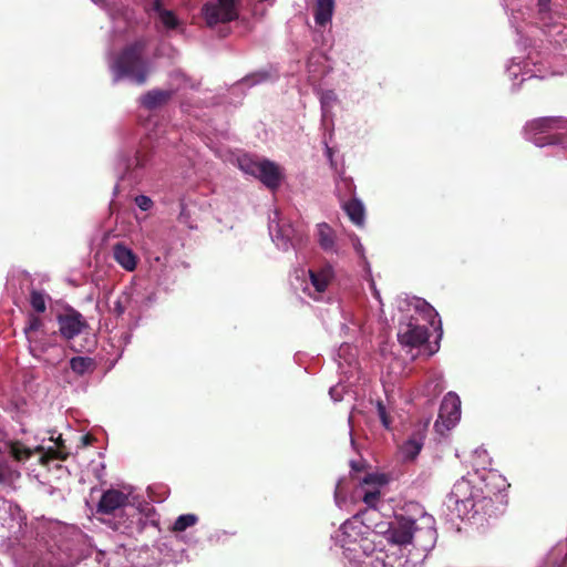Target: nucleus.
Returning <instances> with one entry per match:
<instances>
[{
  "label": "nucleus",
  "mask_w": 567,
  "mask_h": 567,
  "mask_svg": "<svg viewBox=\"0 0 567 567\" xmlns=\"http://www.w3.org/2000/svg\"><path fill=\"white\" fill-rule=\"evenodd\" d=\"M423 526L416 525V519L403 513H395L385 530H381L388 543L427 553L436 543V529L433 517L422 513Z\"/></svg>",
  "instance_id": "nucleus-1"
},
{
  "label": "nucleus",
  "mask_w": 567,
  "mask_h": 567,
  "mask_svg": "<svg viewBox=\"0 0 567 567\" xmlns=\"http://www.w3.org/2000/svg\"><path fill=\"white\" fill-rule=\"evenodd\" d=\"M148 42L144 38L126 44L113 59L110 69L114 80L128 79L137 85L146 83L151 65L146 58Z\"/></svg>",
  "instance_id": "nucleus-2"
},
{
  "label": "nucleus",
  "mask_w": 567,
  "mask_h": 567,
  "mask_svg": "<svg viewBox=\"0 0 567 567\" xmlns=\"http://www.w3.org/2000/svg\"><path fill=\"white\" fill-rule=\"evenodd\" d=\"M567 127V118L563 116H544L528 121L524 126L526 138L536 146L561 145L565 142L563 134L546 133L560 131Z\"/></svg>",
  "instance_id": "nucleus-3"
},
{
  "label": "nucleus",
  "mask_w": 567,
  "mask_h": 567,
  "mask_svg": "<svg viewBox=\"0 0 567 567\" xmlns=\"http://www.w3.org/2000/svg\"><path fill=\"white\" fill-rule=\"evenodd\" d=\"M239 0H216L205 3L202 13L208 27L227 23L238 18L237 3Z\"/></svg>",
  "instance_id": "nucleus-4"
},
{
  "label": "nucleus",
  "mask_w": 567,
  "mask_h": 567,
  "mask_svg": "<svg viewBox=\"0 0 567 567\" xmlns=\"http://www.w3.org/2000/svg\"><path fill=\"white\" fill-rule=\"evenodd\" d=\"M461 415V401L460 398L450 392L447 393L440 405L439 419L436 420L434 427L443 434L445 430H450L455 425Z\"/></svg>",
  "instance_id": "nucleus-5"
},
{
  "label": "nucleus",
  "mask_w": 567,
  "mask_h": 567,
  "mask_svg": "<svg viewBox=\"0 0 567 567\" xmlns=\"http://www.w3.org/2000/svg\"><path fill=\"white\" fill-rule=\"evenodd\" d=\"M59 332L65 340H71L89 328L84 317L75 309L68 308L56 317Z\"/></svg>",
  "instance_id": "nucleus-6"
},
{
  "label": "nucleus",
  "mask_w": 567,
  "mask_h": 567,
  "mask_svg": "<svg viewBox=\"0 0 567 567\" xmlns=\"http://www.w3.org/2000/svg\"><path fill=\"white\" fill-rule=\"evenodd\" d=\"M430 337L425 326H420L412 319L406 323H401L398 338L401 344L416 348L427 342Z\"/></svg>",
  "instance_id": "nucleus-7"
},
{
  "label": "nucleus",
  "mask_w": 567,
  "mask_h": 567,
  "mask_svg": "<svg viewBox=\"0 0 567 567\" xmlns=\"http://www.w3.org/2000/svg\"><path fill=\"white\" fill-rule=\"evenodd\" d=\"M128 503V495L118 489L111 488L102 494L96 512L103 515H111L117 509L124 508Z\"/></svg>",
  "instance_id": "nucleus-8"
},
{
  "label": "nucleus",
  "mask_w": 567,
  "mask_h": 567,
  "mask_svg": "<svg viewBox=\"0 0 567 567\" xmlns=\"http://www.w3.org/2000/svg\"><path fill=\"white\" fill-rule=\"evenodd\" d=\"M43 328V321L34 313L28 315V321L23 329L27 340L29 341L30 350L34 357L38 352L43 353L47 350L44 343L38 337V332Z\"/></svg>",
  "instance_id": "nucleus-9"
},
{
  "label": "nucleus",
  "mask_w": 567,
  "mask_h": 567,
  "mask_svg": "<svg viewBox=\"0 0 567 567\" xmlns=\"http://www.w3.org/2000/svg\"><path fill=\"white\" fill-rule=\"evenodd\" d=\"M267 188L275 190L280 186L282 173L280 167L268 159L260 161V166L256 176Z\"/></svg>",
  "instance_id": "nucleus-10"
},
{
  "label": "nucleus",
  "mask_w": 567,
  "mask_h": 567,
  "mask_svg": "<svg viewBox=\"0 0 567 567\" xmlns=\"http://www.w3.org/2000/svg\"><path fill=\"white\" fill-rule=\"evenodd\" d=\"M113 258L126 271H133L137 266V256L122 243L113 246Z\"/></svg>",
  "instance_id": "nucleus-11"
},
{
  "label": "nucleus",
  "mask_w": 567,
  "mask_h": 567,
  "mask_svg": "<svg viewBox=\"0 0 567 567\" xmlns=\"http://www.w3.org/2000/svg\"><path fill=\"white\" fill-rule=\"evenodd\" d=\"M173 92L168 90H151L141 97V104L146 110H155L165 105L172 99Z\"/></svg>",
  "instance_id": "nucleus-12"
},
{
  "label": "nucleus",
  "mask_w": 567,
  "mask_h": 567,
  "mask_svg": "<svg viewBox=\"0 0 567 567\" xmlns=\"http://www.w3.org/2000/svg\"><path fill=\"white\" fill-rule=\"evenodd\" d=\"M309 277L316 291L323 292L333 277V271L331 266H326L319 270H309Z\"/></svg>",
  "instance_id": "nucleus-13"
},
{
  "label": "nucleus",
  "mask_w": 567,
  "mask_h": 567,
  "mask_svg": "<svg viewBox=\"0 0 567 567\" xmlns=\"http://www.w3.org/2000/svg\"><path fill=\"white\" fill-rule=\"evenodd\" d=\"M423 447V437L420 434H413L400 446V453L404 461H413L420 454Z\"/></svg>",
  "instance_id": "nucleus-14"
},
{
  "label": "nucleus",
  "mask_w": 567,
  "mask_h": 567,
  "mask_svg": "<svg viewBox=\"0 0 567 567\" xmlns=\"http://www.w3.org/2000/svg\"><path fill=\"white\" fill-rule=\"evenodd\" d=\"M361 528L362 526L355 522H344L340 527L342 547L350 548V545L354 544L361 536Z\"/></svg>",
  "instance_id": "nucleus-15"
},
{
  "label": "nucleus",
  "mask_w": 567,
  "mask_h": 567,
  "mask_svg": "<svg viewBox=\"0 0 567 567\" xmlns=\"http://www.w3.org/2000/svg\"><path fill=\"white\" fill-rule=\"evenodd\" d=\"M334 9V0H317L315 7V21L318 25L330 22Z\"/></svg>",
  "instance_id": "nucleus-16"
},
{
  "label": "nucleus",
  "mask_w": 567,
  "mask_h": 567,
  "mask_svg": "<svg viewBox=\"0 0 567 567\" xmlns=\"http://www.w3.org/2000/svg\"><path fill=\"white\" fill-rule=\"evenodd\" d=\"M152 10L157 13L158 19L167 30H174L178 27L179 21L175 13L171 10L164 9L162 0H154Z\"/></svg>",
  "instance_id": "nucleus-17"
},
{
  "label": "nucleus",
  "mask_w": 567,
  "mask_h": 567,
  "mask_svg": "<svg viewBox=\"0 0 567 567\" xmlns=\"http://www.w3.org/2000/svg\"><path fill=\"white\" fill-rule=\"evenodd\" d=\"M70 369L79 377L92 373L96 369V362L90 357H73L70 360Z\"/></svg>",
  "instance_id": "nucleus-18"
},
{
  "label": "nucleus",
  "mask_w": 567,
  "mask_h": 567,
  "mask_svg": "<svg viewBox=\"0 0 567 567\" xmlns=\"http://www.w3.org/2000/svg\"><path fill=\"white\" fill-rule=\"evenodd\" d=\"M70 452L68 451L64 440L61 435L55 440V447H49L41 457V463L45 464L50 460L65 461L69 457Z\"/></svg>",
  "instance_id": "nucleus-19"
},
{
  "label": "nucleus",
  "mask_w": 567,
  "mask_h": 567,
  "mask_svg": "<svg viewBox=\"0 0 567 567\" xmlns=\"http://www.w3.org/2000/svg\"><path fill=\"white\" fill-rule=\"evenodd\" d=\"M343 208L349 216L350 220L357 225L362 226L364 221V207L359 199H351L344 203Z\"/></svg>",
  "instance_id": "nucleus-20"
},
{
  "label": "nucleus",
  "mask_w": 567,
  "mask_h": 567,
  "mask_svg": "<svg viewBox=\"0 0 567 567\" xmlns=\"http://www.w3.org/2000/svg\"><path fill=\"white\" fill-rule=\"evenodd\" d=\"M318 241L323 250H332L334 247V236L332 228L323 223L318 225Z\"/></svg>",
  "instance_id": "nucleus-21"
},
{
  "label": "nucleus",
  "mask_w": 567,
  "mask_h": 567,
  "mask_svg": "<svg viewBox=\"0 0 567 567\" xmlns=\"http://www.w3.org/2000/svg\"><path fill=\"white\" fill-rule=\"evenodd\" d=\"M47 299L49 296L40 290H30V305L32 309L38 313H43L47 310Z\"/></svg>",
  "instance_id": "nucleus-22"
},
{
  "label": "nucleus",
  "mask_w": 567,
  "mask_h": 567,
  "mask_svg": "<svg viewBox=\"0 0 567 567\" xmlns=\"http://www.w3.org/2000/svg\"><path fill=\"white\" fill-rule=\"evenodd\" d=\"M10 454L16 461L21 462L29 460L33 455V452L20 441H13L10 443Z\"/></svg>",
  "instance_id": "nucleus-23"
},
{
  "label": "nucleus",
  "mask_w": 567,
  "mask_h": 567,
  "mask_svg": "<svg viewBox=\"0 0 567 567\" xmlns=\"http://www.w3.org/2000/svg\"><path fill=\"white\" fill-rule=\"evenodd\" d=\"M198 522V517L195 514H184L176 518L172 530L175 533H181L186 530L188 527L194 526Z\"/></svg>",
  "instance_id": "nucleus-24"
},
{
  "label": "nucleus",
  "mask_w": 567,
  "mask_h": 567,
  "mask_svg": "<svg viewBox=\"0 0 567 567\" xmlns=\"http://www.w3.org/2000/svg\"><path fill=\"white\" fill-rule=\"evenodd\" d=\"M238 163L243 172L255 177L257 176L260 166V161H255L251 157L244 156L238 159Z\"/></svg>",
  "instance_id": "nucleus-25"
},
{
  "label": "nucleus",
  "mask_w": 567,
  "mask_h": 567,
  "mask_svg": "<svg viewBox=\"0 0 567 567\" xmlns=\"http://www.w3.org/2000/svg\"><path fill=\"white\" fill-rule=\"evenodd\" d=\"M381 501V492L378 487H373L371 491H364L362 495V502L368 508L375 509Z\"/></svg>",
  "instance_id": "nucleus-26"
},
{
  "label": "nucleus",
  "mask_w": 567,
  "mask_h": 567,
  "mask_svg": "<svg viewBox=\"0 0 567 567\" xmlns=\"http://www.w3.org/2000/svg\"><path fill=\"white\" fill-rule=\"evenodd\" d=\"M131 301V297L127 293H122L114 302L112 312L117 317H121L126 311V308Z\"/></svg>",
  "instance_id": "nucleus-27"
},
{
  "label": "nucleus",
  "mask_w": 567,
  "mask_h": 567,
  "mask_svg": "<svg viewBox=\"0 0 567 567\" xmlns=\"http://www.w3.org/2000/svg\"><path fill=\"white\" fill-rule=\"evenodd\" d=\"M377 409L382 425L389 430L391 427L392 420L388 414L385 405L383 404L382 401H378Z\"/></svg>",
  "instance_id": "nucleus-28"
},
{
  "label": "nucleus",
  "mask_w": 567,
  "mask_h": 567,
  "mask_svg": "<svg viewBox=\"0 0 567 567\" xmlns=\"http://www.w3.org/2000/svg\"><path fill=\"white\" fill-rule=\"evenodd\" d=\"M269 79V74L268 73H256V74H251V75H248L246 76L243 82L246 84V85H255L257 83H260V82H264L266 80Z\"/></svg>",
  "instance_id": "nucleus-29"
},
{
  "label": "nucleus",
  "mask_w": 567,
  "mask_h": 567,
  "mask_svg": "<svg viewBox=\"0 0 567 567\" xmlns=\"http://www.w3.org/2000/svg\"><path fill=\"white\" fill-rule=\"evenodd\" d=\"M136 205L144 212L148 210L153 206V202L148 196L145 195H138L135 198Z\"/></svg>",
  "instance_id": "nucleus-30"
},
{
  "label": "nucleus",
  "mask_w": 567,
  "mask_h": 567,
  "mask_svg": "<svg viewBox=\"0 0 567 567\" xmlns=\"http://www.w3.org/2000/svg\"><path fill=\"white\" fill-rule=\"evenodd\" d=\"M361 483L363 485H372V484L381 485L384 483V480L382 478V476H379V475L365 474L364 477L362 478Z\"/></svg>",
  "instance_id": "nucleus-31"
},
{
  "label": "nucleus",
  "mask_w": 567,
  "mask_h": 567,
  "mask_svg": "<svg viewBox=\"0 0 567 567\" xmlns=\"http://www.w3.org/2000/svg\"><path fill=\"white\" fill-rule=\"evenodd\" d=\"M370 567H393V565L386 563L383 558L375 557L369 561Z\"/></svg>",
  "instance_id": "nucleus-32"
},
{
  "label": "nucleus",
  "mask_w": 567,
  "mask_h": 567,
  "mask_svg": "<svg viewBox=\"0 0 567 567\" xmlns=\"http://www.w3.org/2000/svg\"><path fill=\"white\" fill-rule=\"evenodd\" d=\"M465 485H466L465 482L455 484L453 487V491L451 492V499H454L455 503H458L460 502L458 491L461 487H463Z\"/></svg>",
  "instance_id": "nucleus-33"
},
{
  "label": "nucleus",
  "mask_w": 567,
  "mask_h": 567,
  "mask_svg": "<svg viewBox=\"0 0 567 567\" xmlns=\"http://www.w3.org/2000/svg\"><path fill=\"white\" fill-rule=\"evenodd\" d=\"M550 0H538L539 11H546L549 7Z\"/></svg>",
  "instance_id": "nucleus-34"
},
{
  "label": "nucleus",
  "mask_w": 567,
  "mask_h": 567,
  "mask_svg": "<svg viewBox=\"0 0 567 567\" xmlns=\"http://www.w3.org/2000/svg\"><path fill=\"white\" fill-rule=\"evenodd\" d=\"M424 306L429 309V312H430V313H434V316H437V313L435 312L434 308H433V307H431V306H430L429 303H426L425 301H424Z\"/></svg>",
  "instance_id": "nucleus-35"
},
{
  "label": "nucleus",
  "mask_w": 567,
  "mask_h": 567,
  "mask_svg": "<svg viewBox=\"0 0 567 567\" xmlns=\"http://www.w3.org/2000/svg\"><path fill=\"white\" fill-rule=\"evenodd\" d=\"M82 440H83L84 444H90V443H91L92 437H91L90 435H87V434H86V435H83V436H82Z\"/></svg>",
  "instance_id": "nucleus-36"
},
{
  "label": "nucleus",
  "mask_w": 567,
  "mask_h": 567,
  "mask_svg": "<svg viewBox=\"0 0 567 567\" xmlns=\"http://www.w3.org/2000/svg\"><path fill=\"white\" fill-rule=\"evenodd\" d=\"M136 161H137L136 166H143L144 165V162H142L138 156L136 157Z\"/></svg>",
  "instance_id": "nucleus-37"
},
{
  "label": "nucleus",
  "mask_w": 567,
  "mask_h": 567,
  "mask_svg": "<svg viewBox=\"0 0 567 567\" xmlns=\"http://www.w3.org/2000/svg\"><path fill=\"white\" fill-rule=\"evenodd\" d=\"M4 481V475L3 473L0 471V483H2Z\"/></svg>",
  "instance_id": "nucleus-38"
}]
</instances>
